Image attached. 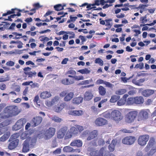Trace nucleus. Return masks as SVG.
<instances>
[{
  "label": "nucleus",
  "instance_id": "obj_49",
  "mask_svg": "<svg viewBox=\"0 0 156 156\" xmlns=\"http://www.w3.org/2000/svg\"><path fill=\"white\" fill-rule=\"evenodd\" d=\"M17 13L16 14H13L10 16V17H11V18H14L15 16H20L21 15V14L20 12L22 11V10L18 9V10L17 11Z\"/></svg>",
  "mask_w": 156,
  "mask_h": 156
},
{
  "label": "nucleus",
  "instance_id": "obj_55",
  "mask_svg": "<svg viewBox=\"0 0 156 156\" xmlns=\"http://www.w3.org/2000/svg\"><path fill=\"white\" fill-rule=\"evenodd\" d=\"M50 20H53L54 19H56V21H55V22H57L58 20H60L61 19V17L60 16L59 17H53L51 16H50Z\"/></svg>",
  "mask_w": 156,
  "mask_h": 156
},
{
  "label": "nucleus",
  "instance_id": "obj_63",
  "mask_svg": "<svg viewBox=\"0 0 156 156\" xmlns=\"http://www.w3.org/2000/svg\"><path fill=\"white\" fill-rule=\"evenodd\" d=\"M61 151V150L60 148H58L53 152V153L55 154H60Z\"/></svg>",
  "mask_w": 156,
  "mask_h": 156
},
{
  "label": "nucleus",
  "instance_id": "obj_8",
  "mask_svg": "<svg viewBox=\"0 0 156 156\" xmlns=\"http://www.w3.org/2000/svg\"><path fill=\"white\" fill-rule=\"evenodd\" d=\"M149 138L148 135L144 134L140 136L137 140L138 144L141 146H145L147 144Z\"/></svg>",
  "mask_w": 156,
  "mask_h": 156
},
{
  "label": "nucleus",
  "instance_id": "obj_33",
  "mask_svg": "<svg viewBox=\"0 0 156 156\" xmlns=\"http://www.w3.org/2000/svg\"><path fill=\"white\" fill-rule=\"evenodd\" d=\"M155 142V139L153 137H151L149 141L147 146L146 147H151L154 144Z\"/></svg>",
  "mask_w": 156,
  "mask_h": 156
},
{
  "label": "nucleus",
  "instance_id": "obj_28",
  "mask_svg": "<svg viewBox=\"0 0 156 156\" xmlns=\"http://www.w3.org/2000/svg\"><path fill=\"white\" fill-rule=\"evenodd\" d=\"M105 150L104 147L101 148L99 151H96L93 153L94 156H104Z\"/></svg>",
  "mask_w": 156,
  "mask_h": 156
},
{
  "label": "nucleus",
  "instance_id": "obj_17",
  "mask_svg": "<svg viewBox=\"0 0 156 156\" xmlns=\"http://www.w3.org/2000/svg\"><path fill=\"white\" fill-rule=\"evenodd\" d=\"M11 141L9 144L8 148L9 150H12L16 147L19 143V140H9Z\"/></svg>",
  "mask_w": 156,
  "mask_h": 156
},
{
  "label": "nucleus",
  "instance_id": "obj_23",
  "mask_svg": "<svg viewBox=\"0 0 156 156\" xmlns=\"http://www.w3.org/2000/svg\"><path fill=\"white\" fill-rule=\"evenodd\" d=\"M91 143L93 146H96L103 145L104 144V142L102 139H100L98 140H94Z\"/></svg>",
  "mask_w": 156,
  "mask_h": 156
},
{
  "label": "nucleus",
  "instance_id": "obj_47",
  "mask_svg": "<svg viewBox=\"0 0 156 156\" xmlns=\"http://www.w3.org/2000/svg\"><path fill=\"white\" fill-rule=\"evenodd\" d=\"M52 121L56 122H61L62 119L56 116H54L51 118Z\"/></svg>",
  "mask_w": 156,
  "mask_h": 156
},
{
  "label": "nucleus",
  "instance_id": "obj_61",
  "mask_svg": "<svg viewBox=\"0 0 156 156\" xmlns=\"http://www.w3.org/2000/svg\"><path fill=\"white\" fill-rule=\"evenodd\" d=\"M133 31L136 33V34L134 35V36H137L138 35L141 33V31L140 30L136 29L133 30Z\"/></svg>",
  "mask_w": 156,
  "mask_h": 156
},
{
  "label": "nucleus",
  "instance_id": "obj_19",
  "mask_svg": "<svg viewBox=\"0 0 156 156\" xmlns=\"http://www.w3.org/2000/svg\"><path fill=\"white\" fill-rule=\"evenodd\" d=\"M83 143L80 140H75L73 141L70 144V145L72 147H80L82 146Z\"/></svg>",
  "mask_w": 156,
  "mask_h": 156
},
{
  "label": "nucleus",
  "instance_id": "obj_20",
  "mask_svg": "<svg viewBox=\"0 0 156 156\" xmlns=\"http://www.w3.org/2000/svg\"><path fill=\"white\" fill-rule=\"evenodd\" d=\"M154 93V91L153 90L146 89L143 90L142 93V94L145 97H148L152 95Z\"/></svg>",
  "mask_w": 156,
  "mask_h": 156
},
{
  "label": "nucleus",
  "instance_id": "obj_54",
  "mask_svg": "<svg viewBox=\"0 0 156 156\" xmlns=\"http://www.w3.org/2000/svg\"><path fill=\"white\" fill-rule=\"evenodd\" d=\"M14 62L12 61H8L6 63V66H14Z\"/></svg>",
  "mask_w": 156,
  "mask_h": 156
},
{
  "label": "nucleus",
  "instance_id": "obj_34",
  "mask_svg": "<svg viewBox=\"0 0 156 156\" xmlns=\"http://www.w3.org/2000/svg\"><path fill=\"white\" fill-rule=\"evenodd\" d=\"M144 80L143 79H140L137 80L135 79H133L132 80V82L136 85L140 86L141 85V84L143 83Z\"/></svg>",
  "mask_w": 156,
  "mask_h": 156
},
{
  "label": "nucleus",
  "instance_id": "obj_48",
  "mask_svg": "<svg viewBox=\"0 0 156 156\" xmlns=\"http://www.w3.org/2000/svg\"><path fill=\"white\" fill-rule=\"evenodd\" d=\"M95 63H98L100 66H102L103 65V61L100 58H98L94 61Z\"/></svg>",
  "mask_w": 156,
  "mask_h": 156
},
{
  "label": "nucleus",
  "instance_id": "obj_36",
  "mask_svg": "<svg viewBox=\"0 0 156 156\" xmlns=\"http://www.w3.org/2000/svg\"><path fill=\"white\" fill-rule=\"evenodd\" d=\"M64 107V104L63 103H61L59 106H56L55 108V111L57 112H60Z\"/></svg>",
  "mask_w": 156,
  "mask_h": 156
},
{
  "label": "nucleus",
  "instance_id": "obj_14",
  "mask_svg": "<svg viewBox=\"0 0 156 156\" xmlns=\"http://www.w3.org/2000/svg\"><path fill=\"white\" fill-rule=\"evenodd\" d=\"M94 123L97 126H102L107 124V121L102 118L98 117L95 120Z\"/></svg>",
  "mask_w": 156,
  "mask_h": 156
},
{
  "label": "nucleus",
  "instance_id": "obj_41",
  "mask_svg": "<svg viewBox=\"0 0 156 156\" xmlns=\"http://www.w3.org/2000/svg\"><path fill=\"white\" fill-rule=\"evenodd\" d=\"M40 97L42 99H45L48 98L49 97V94L48 91H44L41 93Z\"/></svg>",
  "mask_w": 156,
  "mask_h": 156
},
{
  "label": "nucleus",
  "instance_id": "obj_31",
  "mask_svg": "<svg viewBox=\"0 0 156 156\" xmlns=\"http://www.w3.org/2000/svg\"><path fill=\"white\" fill-rule=\"evenodd\" d=\"M134 97H130L126 99V104L129 105H135Z\"/></svg>",
  "mask_w": 156,
  "mask_h": 156
},
{
  "label": "nucleus",
  "instance_id": "obj_56",
  "mask_svg": "<svg viewBox=\"0 0 156 156\" xmlns=\"http://www.w3.org/2000/svg\"><path fill=\"white\" fill-rule=\"evenodd\" d=\"M104 84L105 85L106 87L110 88H112L113 85V84L111 83L110 82L106 81H105Z\"/></svg>",
  "mask_w": 156,
  "mask_h": 156
},
{
  "label": "nucleus",
  "instance_id": "obj_40",
  "mask_svg": "<svg viewBox=\"0 0 156 156\" xmlns=\"http://www.w3.org/2000/svg\"><path fill=\"white\" fill-rule=\"evenodd\" d=\"M126 92V90L125 89H120L116 90L115 94L117 95H122Z\"/></svg>",
  "mask_w": 156,
  "mask_h": 156
},
{
  "label": "nucleus",
  "instance_id": "obj_11",
  "mask_svg": "<svg viewBox=\"0 0 156 156\" xmlns=\"http://www.w3.org/2000/svg\"><path fill=\"white\" fill-rule=\"evenodd\" d=\"M136 139L134 136H129L125 137L122 140L123 144L127 145H131L135 142Z\"/></svg>",
  "mask_w": 156,
  "mask_h": 156
},
{
  "label": "nucleus",
  "instance_id": "obj_26",
  "mask_svg": "<svg viewBox=\"0 0 156 156\" xmlns=\"http://www.w3.org/2000/svg\"><path fill=\"white\" fill-rule=\"evenodd\" d=\"M139 115H142L141 118H139L138 120L139 121L143 119H146L148 117V113L145 110H141L139 113Z\"/></svg>",
  "mask_w": 156,
  "mask_h": 156
},
{
  "label": "nucleus",
  "instance_id": "obj_43",
  "mask_svg": "<svg viewBox=\"0 0 156 156\" xmlns=\"http://www.w3.org/2000/svg\"><path fill=\"white\" fill-rule=\"evenodd\" d=\"M60 99V98L58 96H56L53 99L50 103H49V105H54V104H55L57 103V102Z\"/></svg>",
  "mask_w": 156,
  "mask_h": 156
},
{
  "label": "nucleus",
  "instance_id": "obj_3",
  "mask_svg": "<svg viewBox=\"0 0 156 156\" xmlns=\"http://www.w3.org/2000/svg\"><path fill=\"white\" fill-rule=\"evenodd\" d=\"M17 106L14 105L9 106L6 107L4 110L5 113L7 114L5 118H8L17 114Z\"/></svg>",
  "mask_w": 156,
  "mask_h": 156
},
{
  "label": "nucleus",
  "instance_id": "obj_51",
  "mask_svg": "<svg viewBox=\"0 0 156 156\" xmlns=\"http://www.w3.org/2000/svg\"><path fill=\"white\" fill-rule=\"evenodd\" d=\"M66 74H70L71 75L74 76L76 74V72L73 70L71 69L66 73Z\"/></svg>",
  "mask_w": 156,
  "mask_h": 156
},
{
  "label": "nucleus",
  "instance_id": "obj_18",
  "mask_svg": "<svg viewBox=\"0 0 156 156\" xmlns=\"http://www.w3.org/2000/svg\"><path fill=\"white\" fill-rule=\"evenodd\" d=\"M93 97V94L91 91L89 90L85 92L84 94L83 98L84 101H89Z\"/></svg>",
  "mask_w": 156,
  "mask_h": 156
},
{
  "label": "nucleus",
  "instance_id": "obj_29",
  "mask_svg": "<svg viewBox=\"0 0 156 156\" xmlns=\"http://www.w3.org/2000/svg\"><path fill=\"white\" fill-rule=\"evenodd\" d=\"M74 93L73 92H69L66 94L64 98V100L66 101H70L73 97Z\"/></svg>",
  "mask_w": 156,
  "mask_h": 156
},
{
  "label": "nucleus",
  "instance_id": "obj_35",
  "mask_svg": "<svg viewBox=\"0 0 156 156\" xmlns=\"http://www.w3.org/2000/svg\"><path fill=\"white\" fill-rule=\"evenodd\" d=\"M20 136V133H14L12 134L10 136L9 140H19L17 139Z\"/></svg>",
  "mask_w": 156,
  "mask_h": 156
},
{
  "label": "nucleus",
  "instance_id": "obj_38",
  "mask_svg": "<svg viewBox=\"0 0 156 156\" xmlns=\"http://www.w3.org/2000/svg\"><path fill=\"white\" fill-rule=\"evenodd\" d=\"M18 9L16 8L12 9L11 11L8 10L6 13H5L2 14V16H5L8 15H10L11 14L14 13L16 11H17Z\"/></svg>",
  "mask_w": 156,
  "mask_h": 156
},
{
  "label": "nucleus",
  "instance_id": "obj_13",
  "mask_svg": "<svg viewBox=\"0 0 156 156\" xmlns=\"http://www.w3.org/2000/svg\"><path fill=\"white\" fill-rule=\"evenodd\" d=\"M31 69V68L29 67H26L23 69L24 73L27 75H28L29 77L31 78L36 75V72L35 71L33 72H31L30 71Z\"/></svg>",
  "mask_w": 156,
  "mask_h": 156
},
{
  "label": "nucleus",
  "instance_id": "obj_60",
  "mask_svg": "<svg viewBox=\"0 0 156 156\" xmlns=\"http://www.w3.org/2000/svg\"><path fill=\"white\" fill-rule=\"evenodd\" d=\"M16 26V24L15 23H12L10 25V26L8 28V29L14 30L15 29V27Z\"/></svg>",
  "mask_w": 156,
  "mask_h": 156
},
{
  "label": "nucleus",
  "instance_id": "obj_32",
  "mask_svg": "<svg viewBox=\"0 0 156 156\" xmlns=\"http://www.w3.org/2000/svg\"><path fill=\"white\" fill-rule=\"evenodd\" d=\"M98 92L101 95L104 96L106 93V89L103 86H100L98 87Z\"/></svg>",
  "mask_w": 156,
  "mask_h": 156
},
{
  "label": "nucleus",
  "instance_id": "obj_5",
  "mask_svg": "<svg viewBox=\"0 0 156 156\" xmlns=\"http://www.w3.org/2000/svg\"><path fill=\"white\" fill-rule=\"evenodd\" d=\"M98 135V132L96 130H94L91 132H90L88 130H86L84 131L82 133L83 136H88L87 138V140L88 141L97 137Z\"/></svg>",
  "mask_w": 156,
  "mask_h": 156
},
{
  "label": "nucleus",
  "instance_id": "obj_1",
  "mask_svg": "<svg viewBox=\"0 0 156 156\" xmlns=\"http://www.w3.org/2000/svg\"><path fill=\"white\" fill-rule=\"evenodd\" d=\"M138 115V112L135 110L132 109L127 113L125 116V122L130 123L133 122Z\"/></svg>",
  "mask_w": 156,
  "mask_h": 156
},
{
  "label": "nucleus",
  "instance_id": "obj_6",
  "mask_svg": "<svg viewBox=\"0 0 156 156\" xmlns=\"http://www.w3.org/2000/svg\"><path fill=\"white\" fill-rule=\"evenodd\" d=\"M7 127H4L3 128L0 129V135L4 134L0 137V141L1 142H4L10 136V133L8 131Z\"/></svg>",
  "mask_w": 156,
  "mask_h": 156
},
{
  "label": "nucleus",
  "instance_id": "obj_64",
  "mask_svg": "<svg viewBox=\"0 0 156 156\" xmlns=\"http://www.w3.org/2000/svg\"><path fill=\"white\" fill-rule=\"evenodd\" d=\"M17 44H18V45L17 47V48H21L23 47V43L22 42L20 41H18V42Z\"/></svg>",
  "mask_w": 156,
  "mask_h": 156
},
{
  "label": "nucleus",
  "instance_id": "obj_57",
  "mask_svg": "<svg viewBox=\"0 0 156 156\" xmlns=\"http://www.w3.org/2000/svg\"><path fill=\"white\" fill-rule=\"evenodd\" d=\"M41 40L44 42L47 41L49 40V38L44 36H41L40 37Z\"/></svg>",
  "mask_w": 156,
  "mask_h": 156
},
{
  "label": "nucleus",
  "instance_id": "obj_39",
  "mask_svg": "<svg viewBox=\"0 0 156 156\" xmlns=\"http://www.w3.org/2000/svg\"><path fill=\"white\" fill-rule=\"evenodd\" d=\"M63 150L65 152H73V149L69 146H66L63 148Z\"/></svg>",
  "mask_w": 156,
  "mask_h": 156
},
{
  "label": "nucleus",
  "instance_id": "obj_59",
  "mask_svg": "<svg viewBox=\"0 0 156 156\" xmlns=\"http://www.w3.org/2000/svg\"><path fill=\"white\" fill-rule=\"evenodd\" d=\"M140 20L141 21L142 23L147 22V20L146 16L142 17L140 19Z\"/></svg>",
  "mask_w": 156,
  "mask_h": 156
},
{
  "label": "nucleus",
  "instance_id": "obj_9",
  "mask_svg": "<svg viewBox=\"0 0 156 156\" xmlns=\"http://www.w3.org/2000/svg\"><path fill=\"white\" fill-rule=\"evenodd\" d=\"M99 21L100 24L102 25H105L106 27L105 29V30H109L112 25V20L111 18L107 19L105 20H102V19L100 18L99 19Z\"/></svg>",
  "mask_w": 156,
  "mask_h": 156
},
{
  "label": "nucleus",
  "instance_id": "obj_10",
  "mask_svg": "<svg viewBox=\"0 0 156 156\" xmlns=\"http://www.w3.org/2000/svg\"><path fill=\"white\" fill-rule=\"evenodd\" d=\"M31 141V138L29 137L26 139L22 144V152L26 153L29 151L30 149V143Z\"/></svg>",
  "mask_w": 156,
  "mask_h": 156
},
{
  "label": "nucleus",
  "instance_id": "obj_12",
  "mask_svg": "<svg viewBox=\"0 0 156 156\" xmlns=\"http://www.w3.org/2000/svg\"><path fill=\"white\" fill-rule=\"evenodd\" d=\"M84 130L83 127L82 126L76 125L71 127L70 130L73 135H76L80 133Z\"/></svg>",
  "mask_w": 156,
  "mask_h": 156
},
{
  "label": "nucleus",
  "instance_id": "obj_24",
  "mask_svg": "<svg viewBox=\"0 0 156 156\" xmlns=\"http://www.w3.org/2000/svg\"><path fill=\"white\" fill-rule=\"evenodd\" d=\"M134 99L135 105H141L144 101V98L141 96L134 97Z\"/></svg>",
  "mask_w": 156,
  "mask_h": 156
},
{
  "label": "nucleus",
  "instance_id": "obj_25",
  "mask_svg": "<svg viewBox=\"0 0 156 156\" xmlns=\"http://www.w3.org/2000/svg\"><path fill=\"white\" fill-rule=\"evenodd\" d=\"M69 113L70 115L76 116L81 115L83 114L82 110H71L69 112Z\"/></svg>",
  "mask_w": 156,
  "mask_h": 156
},
{
  "label": "nucleus",
  "instance_id": "obj_27",
  "mask_svg": "<svg viewBox=\"0 0 156 156\" xmlns=\"http://www.w3.org/2000/svg\"><path fill=\"white\" fill-rule=\"evenodd\" d=\"M83 99V98L81 97H76L73 99V103L74 104L79 105L82 103Z\"/></svg>",
  "mask_w": 156,
  "mask_h": 156
},
{
  "label": "nucleus",
  "instance_id": "obj_50",
  "mask_svg": "<svg viewBox=\"0 0 156 156\" xmlns=\"http://www.w3.org/2000/svg\"><path fill=\"white\" fill-rule=\"evenodd\" d=\"M69 79L68 78H65L61 80V83L65 85H70V84L69 83Z\"/></svg>",
  "mask_w": 156,
  "mask_h": 156
},
{
  "label": "nucleus",
  "instance_id": "obj_30",
  "mask_svg": "<svg viewBox=\"0 0 156 156\" xmlns=\"http://www.w3.org/2000/svg\"><path fill=\"white\" fill-rule=\"evenodd\" d=\"M116 142L115 140H112L111 143L108 146V149L111 152H112L115 149V147Z\"/></svg>",
  "mask_w": 156,
  "mask_h": 156
},
{
  "label": "nucleus",
  "instance_id": "obj_16",
  "mask_svg": "<svg viewBox=\"0 0 156 156\" xmlns=\"http://www.w3.org/2000/svg\"><path fill=\"white\" fill-rule=\"evenodd\" d=\"M67 127H63L61 128L57 133V137L58 139L63 138L67 130Z\"/></svg>",
  "mask_w": 156,
  "mask_h": 156
},
{
  "label": "nucleus",
  "instance_id": "obj_46",
  "mask_svg": "<svg viewBox=\"0 0 156 156\" xmlns=\"http://www.w3.org/2000/svg\"><path fill=\"white\" fill-rule=\"evenodd\" d=\"M55 129L52 127L49 128V138L52 137L55 134Z\"/></svg>",
  "mask_w": 156,
  "mask_h": 156
},
{
  "label": "nucleus",
  "instance_id": "obj_4",
  "mask_svg": "<svg viewBox=\"0 0 156 156\" xmlns=\"http://www.w3.org/2000/svg\"><path fill=\"white\" fill-rule=\"evenodd\" d=\"M112 119L116 122H119L123 118V116L120 112L118 110H113L111 113Z\"/></svg>",
  "mask_w": 156,
  "mask_h": 156
},
{
  "label": "nucleus",
  "instance_id": "obj_45",
  "mask_svg": "<svg viewBox=\"0 0 156 156\" xmlns=\"http://www.w3.org/2000/svg\"><path fill=\"white\" fill-rule=\"evenodd\" d=\"M55 9L57 11H59L63 9L62 6V5L61 4H58L54 6Z\"/></svg>",
  "mask_w": 156,
  "mask_h": 156
},
{
  "label": "nucleus",
  "instance_id": "obj_21",
  "mask_svg": "<svg viewBox=\"0 0 156 156\" xmlns=\"http://www.w3.org/2000/svg\"><path fill=\"white\" fill-rule=\"evenodd\" d=\"M42 120V118L40 116H36L34 117L32 121L34 126H37L40 124Z\"/></svg>",
  "mask_w": 156,
  "mask_h": 156
},
{
  "label": "nucleus",
  "instance_id": "obj_44",
  "mask_svg": "<svg viewBox=\"0 0 156 156\" xmlns=\"http://www.w3.org/2000/svg\"><path fill=\"white\" fill-rule=\"evenodd\" d=\"M78 71L82 74H89L90 72V70H89L87 68H86L80 69Z\"/></svg>",
  "mask_w": 156,
  "mask_h": 156
},
{
  "label": "nucleus",
  "instance_id": "obj_52",
  "mask_svg": "<svg viewBox=\"0 0 156 156\" xmlns=\"http://www.w3.org/2000/svg\"><path fill=\"white\" fill-rule=\"evenodd\" d=\"M26 65H31L33 66L32 67H37V66H35L34 63L31 61H28L26 62Z\"/></svg>",
  "mask_w": 156,
  "mask_h": 156
},
{
  "label": "nucleus",
  "instance_id": "obj_22",
  "mask_svg": "<svg viewBox=\"0 0 156 156\" xmlns=\"http://www.w3.org/2000/svg\"><path fill=\"white\" fill-rule=\"evenodd\" d=\"M128 96V94H126L123 95L122 98L118 100L117 102V105L119 106H122L126 103V99Z\"/></svg>",
  "mask_w": 156,
  "mask_h": 156
},
{
  "label": "nucleus",
  "instance_id": "obj_7",
  "mask_svg": "<svg viewBox=\"0 0 156 156\" xmlns=\"http://www.w3.org/2000/svg\"><path fill=\"white\" fill-rule=\"evenodd\" d=\"M27 122L26 119L22 118L18 120L13 126L12 129L14 130H17L22 128Z\"/></svg>",
  "mask_w": 156,
  "mask_h": 156
},
{
  "label": "nucleus",
  "instance_id": "obj_2",
  "mask_svg": "<svg viewBox=\"0 0 156 156\" xmlns=\"http://www.w3.org/2000/svg\"><path fill=\"white\" fill-rule=\"evenodd\" d=\"M115 2V0H95L94 1V3L93 4H88L87 6V10H91L92 9H95L96 8V7L93 6L94 5H96L97 6L101 5H104L106 3H113Z\"/></svg>",
  "mask_w": 156,
  "mask_h": 156
},
{
  "label": "nucleus",
  "instance_id": "obj_58",
  "mask_svg": "<svg viewBox=\"0 0 156 156\" xmlns=\"http://www.w3.org/2000/svg\"><path fill=\"white\" fill-rule=\"evenodd\" d=\"M6 85L4 83H1L0 84V89L4 90L6 89Z\"/></svg>",
  "mask_w": 156,
  "mask_h": 156
},
{
  "label": "nucleus",
  "instance_id": "obj_15",
  "mask_svg": "<svg viewBox=\"0 0 156 156\" xmlns=\"http://www.w3.org/2000/svg\"><path fill=\"white\" fill-rule=\"evenodd\" d=\"M68 76L69 77L71 78L69 79V82L70 85L73 83H74L75 81H79L80 80H83L84 79V77L82 76H72L71 75H69Z\"/></svg>",
  "mask_w": 156,
  "mask_h": 156
},
{
  "label": "nucleus",
  "instance_id": "obj_53",
  "mask_svg": "<svg viewBox=\"0 0 156 156\" xmlns=\"http://www.w3.org/2000/svg\"><path fill=\"white\" fill-rule=\"evenodd\" d=\"M6 121H4L0 123V129L3 128L4 127H7L5 126H7Z\"/></svg>",
  "mask_w": 156,
  "mask_h": 156
},
{
  "label": "nucleus",
  "instance_id": "obj_42",
  "mask_svg": "<svg viewBox=\"0 0 156 156\" xmlns=\"http://www.w3.org/2000/svg\"><path fill=\"white\" fill-rule=\"evenodd\" d=\"M66 133L65 136L64 137L65 140H68L72 137L73 134L70 130L68 131Z\"/></svg>",
  "mask_w": 156,
  "mask_h": 156
},
{
  "label": "nucleus",
  "instance_id": "obj_62",
  "mask_svg": "<svg viewBox=\"0 0 156 156\" xmlns=\"http://www.w3.org/2000/svg\"><path fill=\"white\" fill-rule=\"evenodd\" d=\"M27 134L25 133H23L20 136L21 139L22 140H24L27 137Z\"/></svg>",
  "mask_w": 156,
  "mask_h": 156
},
{
  "label": "nucleus",
  "instance_id": "obj_37",
  "mask_svg": "<svg viewBox=\"0 0 156 156\" xmlns=\"http://www.w3.org/2000/svg\"><path fill=\"white\" fill-rule=\"evenodd\" d=\"M120 98V97L118 95H113L112 96L110 100L111 103H115L118 101Z\"/></svg>",
  "mask_w": 156,
  "mask_h": 156
}]
</instances>
